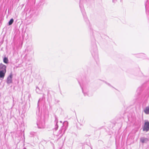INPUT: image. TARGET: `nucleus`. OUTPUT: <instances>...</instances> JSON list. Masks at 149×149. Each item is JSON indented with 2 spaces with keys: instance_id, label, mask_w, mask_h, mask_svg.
Segmentation results:
<instances>
[{
  "instance_id": "1",
  "label": "nucleus",
  "mask_w": 149,
  "mask_h": 149,
  "mask_svg": "<svg viewBox=\"0 0 149 149\" xmlns=\"http://www.w3.org/2000/svg\"><path fill=\"white\" fill-rule=\"evenodd\" d=\"M145 6L146 14L149 16V0H147Z\"/></svg>"
},
{
  "instance_id": "6",
  "label": "nucleus",
  "mask_w": 149,
  "mask_h": 149,
  "mask_svg": "<svg viewBox=\"0 0 149 149\" xmlns=\"http://www.w3.org/2000/svg\"><path fill=\"white\" fill-rule=\"evenodd\" d=\"M12 82V75H10L7 78V83L8 84H10Z\"/></svg>"
},
{
  "instance_id": "7",
  "label": "nucleus",
  "mask_w": 149,
  "mask_h": 149,
  "mask_svg": "<svg viewBox=\"0 0 149 149\" xmlns=\"http://www.w3.org/2000/svg\"><path fill=\"white\" fill-rule=\"evenodd\" d=\"M144 112L146 114H149V107H146L144 110Z\"/></svg>"
},
{
  "instance_id": "10",
  "label": "nucleus",
  "mask_w": 149,
  "mask_h": 149,
  "mask_svg": "<svg viewBox=\"0 0 149 149\" xmlns=\"http://www.w3.org/2000/svg\"><path fill=\"white\" fill-rule=\"evenodd\" d=\"M122 0H120V1L121 2ZM117 1V0H112V1L113 2H115Z\"/></svg>"
},
{
  "instance_id": "9",
  "label": "nucleus",
  "mask_w": 149,
  "mask_h": 149,
  "mask_svg": "<svg viewBox=\"0 0 149 149\" xmlns=\"http://www.w3.org/2000/svg\"><path fill=\"white\" fill-rule=\"evenodd\" d=\"M14 21L13 19H10V21L9 22L8 24L9 25H11L12 23H13V22Z\"/></svg>"
},
{
  "instance_id": "2",
  "label": "nucleus",
  "mask_w": 149,
  "mask_h": 149,
  "mask_svg": "<svg viewBox=\"0 0 149 149\" xmlns=\"http://www.w3.org/2000/svg\"><path fill=\"white\" fill-rule=\"evenodd\" d=\"M149 130V122H145L143 128V131L148 132Z\"/></svg>"
},
{
  "instance_id": "5",
  "label": "nucleus",
  "mask_w": 149,
  "mask_h": 149,
  "mask_svg": "<svg viewBox=\"0 0 149 149\" xmlns=\"http://www.w3.org/2000/svg\"><path fill=\"white\" fill-rule=\"evenodd\" d=\"M6 67L2 63L0 64V71L6 70Z\"/></svg>"
},
{
  "instance_id": "4",
  "label": "nucleus",
  "mask_w": 149,
  "mask_h": 149,
  "mask_svg": "<svg viewBox=\"0 0 149 149\" xmlns=\"http://www.w3.org/2000/svg\"><path fill=\"white\" fill-rule=\"evenodd\" d=\"M6 70L0 71V78H3L5 76Z\"/></svg>"
},
{
  "instance_id": "8",
  "label": "nucleus",
  "mask_w": 149,
  "mask_h": 149,
  "mask_svg": "<svg viewBox=\"0 0 149 149\" xmlns=\"http://www.w3.org/2000/svg\"><path fill=\"white\" fill-rule=\"evenodd\" d=\"M3 62L6 63H8V59L7 58L5 57L3 59Z\"/></svg>"
},
{
  "instance_id": "3",
  "label": "nucleus",
  "mask_w": 149,
  "mask_h": 149,
  "mask_svg": "<svg viewBox=\"0 0 149 149\" xmlns=\"http://www.w3.org/2000/svg\"><path fill=\"white\" fill-rule=\"evenodd\" d=\"M149 140L148 138L144 137H141L140 139V141L143 144L147 143Z\"/></svg>"
}]
</instances>
